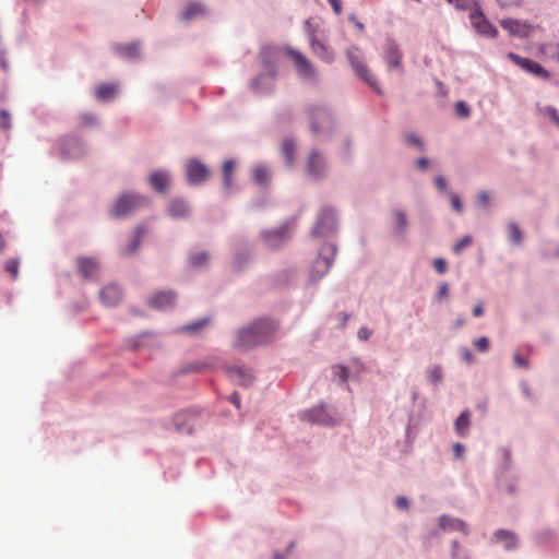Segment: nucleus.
Wrapping results in <instances>:
<instances>
[{
  "mask_svg": "<svg viewBox=\"0 0 559 559\" xmlns=\"http://www.w3.org/2000/svg\"><path fill=\"white\" fill-rule=\"evenodd\" d=\"M275 331L276 326L272 321L259 319L237 331L233 346L236 349L246 350L266 344L272 340Z\"/></svg>",
  "mask_w": 559,
  "mask_h": 559,
  "instance_id": "nucleus-1",
  "label": "nucleus"
},
{
  "mask_svg": "<svg viewBox=\"0 0 559 559\" xmlns=\"http://www.w3.org/2000/svg\"><path fill=\"white\" fill-rule=\"evenodd\" d=\"M147 204V199L143 195L124 193L114 203L110 214L114 217H122L132 214L134 211Z\"/></svg>",
  "mask_w": 559,
  "mask_h": 559,
  "instance_id": "nucleus-2",
  "label": "nucleus"
},
{
  "mask_svg": "<svg viewBox=\"0 0 559 559\" xmlns=\"http://www.w3.org/2000/svg\"><path fill=\"white\" fill-rule=\"evenodd\" d=\"M335 255V249L332 246H326L322 249L320 255L314 260L311 267V281L317 282L321 280L331 267Z\"/></svg>",
  "mask_w": 559,
  "mask_h": 559,
  "instance_id": "nucleus-3",
  "label": "nucleus"
},
{
  "mask_svg": "<svg viewBox=\"0 0 559 559\" xmlns=\"http://www.w3.org/2000/svg\"><path fill=\"white\" fill-rule=\"evenodd\" d=\"M507 58L530 74H533L543 80L550 79L549 71L532 59L521 57L514 52H509Z\"/></svg>",
  "mask_w": 559,
  "mask_h": 559,
  "instance_id": "nucleus-4",
  "label": "nucleus"
},
{
  "mask_svg": "<svg viewBox=\"0 0 559 559\" xmlns=\"http://www.w3.org/2000/svg\"><path fill=\"white\" fill-rule=\"evenodd\" d=\"M285 53L293 59L295 68L300 76L309 81L316 80L317 74L311 62L300 51L286 47Z\"/></svg>",
  "mask_w": 559,
  "mask_h": 559,
  "instance_id": "nucleus-5",
  "label": "nucleus"
},
{
  "mask_svg": "<svg viewBox=\"0 0 559 559\" xmlns=\"http://www.w3.org/2000/svg\"><path fill=\"white\" fill-rule=\"evenodd\" d=\"M469 21L474 29L481 36L496 38L498 29L487 20L483 11L477 8L469 14Z\"/></svg>",
  "mask_w": 559,
  "mask_h": 559,
  "instance_id": "nucleus-6",
  "label": "nucleus"
},
{
  "mask_svg": "<svg viewBox=\"0 0 559 559\" xmlns=\"http://www.w3.org/2000/svg\"><path fill=\"white\" fill-rule=\"evenodd\" d=\"M336 228V215L332 209H323L318 217L312 234L316 236H325L333 233Z\"/></svg>",
  "mask_w": 559,
  "mask_h": 559,
  "instance_id": "nucleus-7",
  "label": "nucleus"
},
{
  "mask_svg": "<svg viewBox=\"0 0 559 559\" xmlns=\"http://www.w3.org/2000/svg\"><path fill=\"white\" fill-rule=\"evenodd\" d=\"M403 53L399 45L394 40H388L383 48V59L385 60L389 69L399 70L403 73L402 63Z\"/></svg>",
  "mask_w": 559,
  "mask_h": 559,
  "instance_id": "nucleus-8",
  "label": "nucleus"
},
{
  "mask_svg": "<svg viewBox=\"0 0 559 559\" xmlns=\"http://www.w3.org/2000/svg\"><path fill=\"white\" fill-rule=\"evenodd\" d=\"M187 180L191 185L203 183L209 177L207 167L198 159H191L186 165Z\"/></svg>",
  "mask_w": 559,
  "mask_h": 559,
  "instance_id": "nucleus-9",
  "label": "nucleus"
},
{
  "mask_svg": "<svg viewBox=\"0 0 559 559\" xmlns=\"http://www.w3.org/2000/svg\"><path fill=\"white\" fill-rule=\"evenodd\" d=\"M262 238L267 247L277 248L289 238V225L284 224L274 230L264 231Z\"/></svg>",
  "mask_w": 559,
  "mask_h": 559,
  "instance_id": "nucleus-10",
  "label": "nucleus"
},
{
  "mask_svg": "<svg viewBox=\"0 0 559 559\" xmlns=\"http://www.w3.org/2000/svg\"><path fill=\"white\" fill-rule=\"evenodd\" d=\"M500 24L512 36L527 37L533 32V26L525 21L506 19Z\"/></svg>",
  "mask_w": 559,
  "mask_h": 559,
  "instance_id": "nucleus-11",
  "label": "nucleus"
},
{
  "mask_svg": "<svg viewBox=\"0 0 559 559\" xmlns=\"http://www.w3.org/2000/svg\"><path fill=\"white\" fill-rule=\"evenodd\" d=\"M99 299L106 307L117 306L122 299V290L117 285H107L100 289Z\"/></svg>",
  "mask_w": 559,
  "mask_h": 559,
  "instance_id": "nucleus-12",
  "label": "nucleus"
},
{
  "mask_svg": "<svg viewBox=\"0 0 559 559\" xmlns=\"http://www.w3.org/2000/svg\"><path fill=\"white\" fill-rule=\"evenodd\" d=\"M301 419L311 424L332 425L334 420L323 407H314L300 415Z\"/></svg>",
  "mask_w": 559,
  "mask_h": 559,
  "instance_id": "nucleus-13",
  "label": "nucleus"
},
{
  "mask_svg": "<svg viewBox=\"0 0 559 559\" xmlns=\"http://www.w3.org/2000/svg\"><path fill=\"white\" fill-rule=\"evenodd\" d=\"M350 63L353 68L355 69L356 73L378 94H381L380 86L378 85L377 81L373 79V75L369 72L367 67L362 64L360 61L354 59L352 56H349Z\"/></svg>",
  "mask_w": 559,
  "mask_h": 559,
  "instance_id": "nucleus-14",
  "label": "nucleus"
},
{
  "mask_svg": "<svg viewBox=\"0 0 559 559\" xmlns=\"http://www.w3.org/2000/svg\"><path fill=\"white\" fill-rule=\"evenodd\" d=\"M226 372L230 380H233L237 384L248 386L251 385L253 382V376L251 374V372L241 367H229L226 369Z\"/></svg>",
  "mask_w": 559,
  "mask_h": 559,
  "instance_id": "nucleus-15",
  "label": "nucleus"
},
{
  "mask_svg": "<svg viewBox=\"0 0 559 559\" xmlns=\"http://www.w3.org/2000/svg\"><path fill=\"white\" fill-rule=\"evenodd\" d=\"M325 170V162L324 158L318 153L312 152L309 155L308 163H307V173L311 177H320L323 175Z\"/></svg>",
  "mask_w": 559,
  "mask_h": 559,
  "instance_id": "nucleus-16",
  "label": "nucleus"
},
{
  "mask_svg": "<svg viewBox=\"0 0 559 559\" xmlns=\"http://www.w3.org/2000/svg\"><path fill=\"white\" fill-rule=\"evenodd\" d=\"M176 295L171 290L159 292L150 299V306L155 309H166L175 304Z\"/></svg>",
  "mask_w": 559,
  "mask_h": 559,
  "instance_id": "nucleus-17",
  "label": "nucleus"
},
{
  "mask_svg": "<svg viewBox=\"0 0 559 559\" xmlns=\"http://www.w3.org/2000/svg\"><path fill=\"white\" fill-rule=\"evenodd\" d=\"M309 116H310V128L313 133H318L320 131V128H319L317 121L320 120L325 124L331 123V116L324 109L309 108Z\"/></svg>",
  "mask_w": 559,
  "mask_h": 559,
  "instance_id": "nucleus-18",
  "label": "nucleus"
},
{
  "mask_svg": "<svg viewBox=\"0 0 559 559\" xmlns=\"http://www.w3.org/2000/svg\"><path fill=\"white\" fill-rule=\"evenodd\" d=\"M439 524L444 531H460L467 534V525L460 519L442 515L439 519Z\"/></svg>",
  "mask_w": 559,
  "mask_h": 559,
  "instance_id": "nucleus-19",
  "label": "nucleus"
},
{
  "mask_svg": "<svg viewBox=\"0 0 559 559\" xmlns=\"http://www.w3.org/2000/svg\"><path fill=\"white\" fill-rule=\"evenodd\" d=\"M169 183V176L166 171L157 170L151 174L150 185L157 192H164Z\"/></svg>",
  "mask_w": 559,
  "mask_h": 559,
  "instance_id": "nucleus-20",
  "label": "nucleus"
},
{
  "mask_svg": "<svg viewBox=\"0 0 559 559\" xmlns=\"http://www.w3.org/2000/svg\"><path fill=\"white\" fill-rule=\"evenodd\" d=\"M78 267H79L80 273L85 278H91L96 274V272L98 270V263L94 259H91V258H79L78 259Z\"/></svg>",
  "mask_w": 559,
  "mask_h": 559,
  "instance_id": "nucleus-21",
  "label": "nucleus"
},
{
  "mask_svg": "<svg viewBox=\"0 0 559 559\" xmlns=\"http://www.w3.org/2000/svg\"><path fill=\"white\" fill-rule=\"evenodd\" d=\"M311 48L313 52L325 62H332L334 59L333 52L321 41L316 39L311 40Z\"/></svg>",
  "mask_w": 559,
  "mask_h": 559,
  "instance_id": "nucleus-22",
  "label": "nucleus"
},
{
  "mask_svg": "<svg viewBox=\"0 0 559 559\" xmlns=\"http://www.w3.org/2000/svg\"><path fill=\"white\" fill-rule=\"evenodd\" d=\"M168 213L174 218H181L188 214V206L181 200H174L168 206Z\"/></svg>",
  "mask_w": 559,
  "mask_h": 559,
  "instance_id": "nucleus-23",
  "label": "nucleus"
},
{
  "mask_svg": "<svg viewBox=\"0 0 559 559\" xmlns=\"http://www.w3.org/2000/svg\"><path fill=\"white\" fill-rule=\"evenodd\" d=\"M117 87L114 84H102L96 87L95 95L99 100H109L116 95Z\"/></svg>",
  "mask_w": 559,
  "mask_h": 559,
  "instance_id": "nucleus-24",
  "label": "nucleus"
},
{
  "mask_svg": "<svg viewBox=\"0 0 559 559\" xmlns=\"http://www.w3.org/2000/svg\"><path fill=\"white\" fill-rule=\"evenodd\" d=\"M204 12L205 9L202 4L197 2H189L181 14V17L183 20H191L193 17L202 15Z\"/></svg>",
  "mask_w": 559,
  "mask_h": 559,
  "instance_id": "nucleus-25",
  "label": "nucleus"
},
{
  "mask_svg": "<svg viewBox=\"0 0 559 559\" xmlns=\"http://www.w3.org/2000/svg\"><path fill=\"white\" fill-rule=\"evenodd\" d=\"M469 417L471 414L468 411L463 412L457 419L455 420V431L459 436H466L469 427Z\"/></svg>",
  "mask_w": 559,
  "mask_h": 559,
  "instance_id": "nucleus-26",
  "label": "nucleus"
},
{
  "mask_svg": "<svg viewBox=\"0 0 559 559\" xmlns=\"http://www.w3.org/2000/svg\"><path fill=\"white\" fill-rule=\"evenodd\" d=\"M498 542H503L507 549H513L516 546V537L513 533L504 530H499L495 533Z\"/></svg>",
  "mask_w": 559,
  "mask_h": 559,
  "instance_id": "nucleus-27",
  "label": "nucleus"
},
{
  "mask_svg": "<svg viewBox=\"0 0 559 559\" xmlns=\"http://www.w3.org/2000/svg\"><path fill=\"white\" fill-rule=\"evenodd\" d=\"M146 231L147 229L144 226H138L135 228V237L132 242L123 250V254L130 255L134 253L140 246L141 238L145 235Z\"/></svg>",
  "mask_w": 559,
  "mask_h": 559,
  "instance_id": "nucleus-28",
  "label": "nucleus"
},
{
  "mask_svg": "<svg viewBox=\"0 0 559 559\" xmlns=\"http://www.w3.org/2000/svg\"><path fill=\"white\" fill-rule=\"evenodd\" d=\"M63 145V154L68 157H78L82 154V147L80 143L74 139L67 140Z\"/></svg>",
  "mask_w": 559,
  "mask_h": 559,
  "instance_id": "nucleus-29",
  "label": "nucleus"
},
{
  "mask_svg": "<svg viewBox=\"0 0 559 559\" xmlns=\"http://www.w3.org/2000/svg\"><path fill=\"white\" fill-rule=\"evenodd\" d=\"M116 51L124 58H135L139 53L138 46L135 44L119 45L116 47Z\"/></svg>",
  "mask_w": 559,
  "mask_h": 559,
  "instance_id": "nucleus-30",
  "label": "nucleus"
},
{
  "mask_svg": "<svg viewBox=\"0 0 559 559\" xmlns=\"http://www.w3.org/2000/svg\"><path fill=\"white\" fill-rule=\"evenodd\" d=\"M282 152L286 158L288 165L293 164L294 160V152H295V143L293 140H285L282 145Z\"/></svg>",
  "mask_w": 559,
  "mask_h": 559,
  "instance_id": "nucleus-31",
  "label": "nucleus"
},
{
  "mask_svg": "<svg viewBox=\"0 0 559 559\" xmlns=\"http://www.w3.org/2000/svg\"><path fill=\"white\" fill-rule=\"evenodd\" d=\"M234 162L233 160H226L223 165V175H224V187L226 189L231 188V175L234 170Z\"/></svg>",
  "mask_w": 559,
  "mask_h": 559,
  "instance_id": "nucleus-32",
  "label": "nucleus"
},
{
  "mask_svg": "<svg viewBox=\"0 0 559 559\" xmlns=\"http://www.w3.org/2000/svg\"><path fill=\"white\" fill-rule=\"evenodd\" d=\"M509 237L515 245H520L522 241V231L515 223L509 224Z\"/></svg>",
  "mask_w": 559,
  "mask_h": 559,
  "instance_id": "nucleus-33",
  "label": "nucleus"
},
{
  "mask_svg": "<svg viewBox=\"0 0 559 559\" xmlns=\"http://www.w3.org/2000/svg\"><path fill=\"white\" fill-rule=\"evenodd\" d=\"M209 322H210V320L207 318H204V319H201V320H199V321H197L194 323L185 325L182 328V331L189 332V333H194V332L200 331L204 326H206L209 324Z\"/></svg>",
  "mask_w": 559,
  "mask_h": 559,
  "instance_id": "nucleus-34",
  "label": "nucleus"
},
{
  "mask_svg": "<svg viewBox=\"0 0 559 559\" xmlns=\"http://www.w3.org/2000/svg\"><path fill=\"white\" fill-rule=\"evenodd\" d=\"M253 179L258 183H264L269 180V173L264 167H255L253 170Z\"/></svg>",
  "mask_w": 559,
  "mask_h": 559,
  "instance_id": "nucleus-35",
  "label": "nucleus"
},
{
  "mask_svg": "<svg viewBox=\"0 0 559 559\" xmlns=\"http://www.w3.org/2000/svg\"><path fill=\"white\" fill-rule=\"evenodd\" d=\"M428 379L431 383H439L442 380V369L440 366H433L428 370Z\"/></svg>",
  "mask_w": 559,
  "mask_h": 559,
  "instance_id": "nucleus-36",
  "label": "nucleus"
},
{
  "mask_svg": "<svg viewBox=\"0 0 559 559\" xmlns=\"http://www.w3.org/2000/svg\"><path fill=\"white\" fill-rule=\"evenodd\" d=\"M394 218H395L396 228L399 230L403 231L407 226V219H406L405 213L402 211H395Z\"/></svg>",
  "mask_w": 559,
  "mask_h": 559,
  "instance_id": "nucleus-37",
  "label": "nucleus"
},
{
  "mask_svg": "<svg viewBox=\"0 0 559 559\" xmlns=\"http://www.w3.org/2000/svg\"><path fill=\"white\" fill-rule=\"evenodd\" d=\"M4 269L8 273L11 274L12 278H16L19 274V261L17 260H9L4 264Z\"/></svg>",
  "mask_w": 559,
  "mask_h": 559,
  "instance_id": "nucleus-38",
  "label": "nucleus"
},
{
  "mask_svg": "<svg viewBox=\"0 0 559 559\" xmlns=\"http://www.w3.org/2000/svg\"><path fill=\"white\" fill-rule=\"evenodd\" d=\"M472 238L469 236H464L461 238L453 247L454 253L459 254L464 248L471 246Z\"/></svg>",
  "mask_w": 559,
  "mask_h": 559,
  "instance_id": "nucleus-39",
  "label": "nucleus"
},
{
  "mask_svg": "<svg viewBox=\"0 0 559 559\" xmlns=\"http://www.w3.org/2000/svg\"><path fill=\"white\" fill-rule=\"evenodd\" d=\"M543 48L545 53H549L559 62V44H547Z\"/></svg>",
  "mask_w": 559,
  "mask_h": 559,
  "instance_id": "nucleus-40",
  "label": "nucleus"
},
{
  "mask_svg": "<svg viewBox=\"0 0 559 559\" xmlns=\"http://www.w3.org/2000/svg\"><path fill=\"white\" fill-rule=\"evenodd\" d=\"M474 346L479 352H487L490 347V342L486 336L479 337L474 342Z\"/></svg>",
  "mask_w": 559,
  "mask_h": 559,
  "instance_id": "nucleus-41",
  "label": "nucleus"
},
{
  "mask_svg": "<svg viewBox=\"0 0 559 559\" xmlns=\"http://www.w3.org/2000/svg\"><path fill=\"white\" fill-rule=\"evenodd\" d=\"M543 112L559 127V112L556 108L548 106L543 109Z\"/></svg>",
  "mask_w": 559,
  "mask_h": 559,
  "instance_id": "nucleus-42",
  "label": "nucleus"
},
{
  "mask_svg": "<svg viewBox=\"0 0 559 559\" xmlns=\"http://www.w3.org/2000/svg\"><path fill=\"white\" fill-rule=\"evenodd\" d=\"M209 260V255L206 252H201L197 255L191 257L190 261L194 266H201Z\"/></svg>",
  "mask_w": 559,
  "mask_h": 559,
  "instance_id": "nucleus-43",
  "label": "nucleus"
},
{
  "mask_svg": "<svg viewBox=\"0 0 559 559\" xmlns=\"http://www.w3.org/2000/svg\"><path fill=\"white\" fill-rule=\"evenodd\" d=\"M0 127L3 130H9L11 128V117L5 110L0 111Z\"/></svg>",
  "mask_w": 559,
  "mask_h": 559,
  "instance_id": "nucleus-44",
  "label": "nucleus"
},
{
  "mask_svg": "<svg viewBox=\"0 0 559 559\" xmlns=\"http://www.w3.org/2000/svg\"><path fill=\"white\" fill-rule=\"evenodd\" d=\"M499 7L503 9L516 8L521 5L524 0H496Z\"/></svg>",
  "mask_w": 559,
  "mask_h": 559,
  "instance_id": "nucleus-45",
  "label": "nucleus"
},
{
  "mask_svg": "<svg viewBox=\"0 0 559 559\" xmlns=\"http://www.w3.org/2000/svg\"><path fill=\"white\" fill-rule=\"evenodd\" d=\"M455 112L460 117H468L469 108L466 106L464 102H457L455 104Z\"/></svg>",
  "mask_w": 559,
  "mask_h": 559,
  "instance_id": "nucleus-46",
  "label": "nucleus"
},
{
  "mask_svg": "<svg viewBox=\"0 0 559 559\" xmlns=\"http://www.w3.org/2000/svg\"><path fill=\"white\" fill-rule=\"evenodd\" d=\"M334 374L337 376L343 382L347 381L348 370L344 366H335L333 368Z\"/></svg>",
  "mask_w": 559,
  "mask_h": 559,
  "instance_id": "nucleus-47",
  "label": "nucleus"
},
{
  "mask_svg": "<svg viewBox=\"0 0 559 559\" xmlns=\"http://www.w3.org/2000/svg\"><path fill=\"white\" fill-rule=\"evenodd\" d=\"M433 267L438 273L443 274L448 269V263L444 259L438 258L433 261Z\"/></svg>",
  "mask_w": 559,
  "mask_h": 559,
  "instance_id": "nucleus-48",
  "label": "nucleus"
},
{
  "mask_svg": "<svg viewBox=\"0 0 559 559\" xmlns=\"http://www.w3.org/2000/svg\"><path fill=\"white\" fill-rule=\"evenodd\" d=\"M406 141L411 145L417 146L419 148L424 147V144H423L421 140L418 136H416L415 134L407 135L406 136Z\"/></svg>",
  "mask_w": 559,
  "mask_h": 559,
  "instance_id": "nucleus-49",
  "label": "nucleus"
},
{
  "mask_svg": "<svg viewBox=\"0 0 559 559\" xmlns=\"http://www.w3.org/2000/svg\"><path fill=\"white\" fill-rule=\"evenodd\" d=\"M371 334H372V333H371V331H370L368 328L362 326V328H360V329H359V331H358V334H357V335H358V338H359V340H361V341H367V340H369V337L371 336Z\"/></svg>",
  "mask_w": 559,
  "mask_h": 559,
  "instance_id": "nucleus-50",
  "label": "nucleus"
},
{
  "mask_svg": "<svg viewBox=\"0 0 559 559\" xmlns=\"http://www.w3.org/2000/svg\"><path fill=\"white\" fill-rule=\"evenodd\" d=\"M435 185L441 192L447 190V181L442 176H438L435 178Z\"/></svg>",
  "mask_w": 559,
  "mask_h": 559,
  "instance_id": "nucleus-51",
  "label": "nucleus"
},
{
  "mask_svg": "<svg viewBox=\"0 0 559 559\" xmlns=\"http://www.w3.org/2000/svg\"><path fill=\"white\" fill-rule=\"evenodd\" d=\"M490 202V197L488 194V192L486 191H483L479 193L478 195V203L483 206H487Z\"/></svg>",
  "mask_w": 559,
  "mask_h": 559,
  "instance_id": "nucleus-52",
  "label": "nucleus"
},
{
  "mask_svg": "<svg viewBox=\"0 0 559 559\" xmlns=\"http://www.w3.org/2000/svg\"><path fill=\"white\" fill-rule=\"evenodd\" d=\"M328 2L333 8V11L335 14L338 15L342 13V1L341 0H328Z\"/></svg>",
  "mask_w": 559,
  "mask_h": 559,
  "instance_id": "nucleus-53",
  "label": "nucleus"
},
{
  "mask_svg": "<svg viewBox=\"0 0 559 559\" xmlns=\"http://www.w3.org/2000/svg\"><path fill=\"white\" fill-rule=\"evenodd\" d=\"M451 203H452L453 209L456 212H461L462 211V202H461V200L459 199L457 195H455V194L451 195Z\"/></svg>",
  "mask_w": 559,
  "mask_h": 559,
  "instance_id": "nucleus-54",
  "label": "nucleus"
},
{
  "mask_svg": "<svg viewBox=\"0 0 559 559\" xmlns=\"http://www.w3.org/2000/svg\"><path fill=\"white\" fill-rule=\"evenodd\" d=\"M395 506H396V508H399L401 510H404V509H407L408 501L404 497H397L396 500H395Z\"/></svg>",
  "mask_w": 559,
  "mask_h": 559,
  "instance_id": "nucleus-55",
  "label": "nucleus"
},
{
  "mask_svg": "<svg viewBox=\"0 0 559 559\" xmlns=\"http://www.w3.org/2000/svg\"><path fill=\"white\" fill-rule=\"evenodd\" d=\"M513 357H514L515 364L519 367H521V368H528L527 361L522 356H520L518 353H515Z\"/></svg>",
  "mask_w": 559,
  "mask_h": 559,
  "instance_id": "nucleus-56",
  "label": "nucleus"
},
{
  "mask_svg": "<svg viewBox=\"0 0 559 559\" xmlns=\"http://www.w3.org/2000/svg\"><path fill=\"white\" fill-rule=\"evenodd\" d=\"M449 294V288H448V285L445 283L441 284L439 286V290H438V297L439 298H445Z\"/></svg>",
  "mask_w": 559,
  "mask_h": 559,
  "instance_id": "nucleus-57",
  "label": "nucleus"
},
{
  "mask_svg": "<svg viewBox=\"0 0 559 559\" xmlns=\"http://www.w3.org/2000/svg\"><path fill=\"white\" fill-rule=\"evenodd\" d=\"M428 165H429V160L425 157H421V158L417 159V162H416V166L420 170L426 169L428 167Z\"/></svg>",
  "mask_w": 559,
  "mask_h": 559,
  "instance_id": "nucleus-58",
  "label": "nucleus"
},
{
  "mask_svg": "<svg viewBox=\"0 0 559 559\" xmlns=\"http://www.w3.org/2000/svg\"><path fill=\"white\" fill-rule=\"evenodd\" d=\"M293 548H294V543L292 542L289 544V546L287 547V555L286 556H284V555H282L280 552H274L273 559H286V557L292 552Z\"/></svg>",
  "mask_w": 559,
  "mask_h": 559,
  "instance_id": "nucleus-59",
  "label": "nucleus"
},
{
  "mask_svg": "<svg viewBox=\"0 0 559 559\" xmlns=\"http://www.w3.org/2000/svg\"><path fill=\"white\" fill-rule=\"evenodd\" d=\"M462 356H463V359L468 364H472L474 361V355L472 354V352L469 349H464L462 353Z\"/></svg>",
  "mask_w": 559,
  "mask_h": 559,
  "instance_id": "nucleus-60",
  "label": "nucleus"
},
{
  "mask_svg": "<svg viewBox=\"0 0 559 559\" xmlns=\"http://www.w3.org/2000/svg\"><path fill=\"white\" fill-rule=\"evenodd\" d=\"M464 447L461 443H455L453 447L454 455L459 459L462 456Z\"/></svg>",
  "mask_w": 559,
  "mask_h": 559,
  "instance_id": "nucleus-61",
  "label": "nucleus"
},
{
  "mask_svg": "<svg viewBox=\"0 0 559 559\" xmlns=\"http://www.w3.org/2000/svg\"><path fill=\"white\" fill-rule=\"evenodd\" d=\"M230 402L237 407H240V396L238 393H233L230 395Z\"/></svg>",
  "mask_w": 559,
  "mask_h": 559,
  "instance_id": "nucleus-62",
  "label": "nucleus"
},
{
  "mask_svg": "<svg viewBox=\"0 0 559 559\" xmlns=\"http://www.w3.org/2000/svg\"><path fill=\"white\" fill-rule=\"evenodd\" d=\"M484 313L483 304H478L473 309V314L475 317H480Z\"/></svg>",
  "mask_w": 559,
  "mask_h": 559,
  "instance_id": "nucleus-63",
  "label": "nucleus"
},
{
  "mask_svg": "<svg viewBox=\"0 0 559 559\" xmlns=\"http://www.w3.org/2000/svg\"><path fill=\"white\" fill-rule=\"evenodd\" d=\"M204 368H206V365L198 364V365H193V366L189 367V370L190 371H200V370H203Z\"/></svg>",
  "mask_w": 559,
  "mask_h": 559,
  "instance_id": "nucleus-64",
  "label": "nucleus"
}]
</instances>
